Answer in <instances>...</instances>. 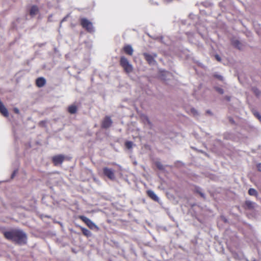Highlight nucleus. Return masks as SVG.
Masks as SVG:
<instances>
[{"instance_id": "16", "label": "nucleus", "mask_w": 261, "mask_h": 261, "mask_svg": "<svg viewBox=\"0 0 261 261\" xmlns=\"http://www.w3.org/2000/svg\"><path fill=\"white\" fill-rule=\"evenodd\" d=\"M245 205L248 208L251 209L254 208L255 203L251 201H246L245 202Z\"/></svg>"}, {"instance_id": "4", "label": "nucleus", "mask_w": 261, "mask_h": 261, "mask_svg": "<svg viewBox=\"0 0 261 261\" xmlns=\"http://www.w3.org/2000/svg\"><path fill=\"white\" fill-rule=\"evenodd\" d=\"M81 24L83 28L85 29L89 32L92 33L94 31L93 24L91 22L86 18H82L81 20Z\"/></svg>"}, {"instance_id": "5", "label": "nucleus", "mask_w": 261, "mask_h": 261, "mask_svg": "<svg viewBox=\"0 0 261 261\" xmlns=\"http://www.w3.org/2000/svg\"><path fill=\"white\" fill-rule=\"evenodd\" d=\"M141 119L146 128L152 129V124L146 116L142 115L141 117Z\"/></svg>"}, {"instance_id": "32", "label": "nucleus", "mask_w": 261, "mask_h": 261, "mask_svg": "<svg viewBox=\"0 0 261 261\" xmlns=\"http://www.w3.org/2000/svg\"><path fill=\"white\" fill-rule=\"evenodd\" d=\"M158 165V168L160 169H163V165L162 164H157Z\"/></svg>"}, {"instance_id": "21", "label": "nucleus", "mask_w": 261, "mask_h": 261, "mask_svg": "<svg viewBox=\"0 0 261 261\" xmlns=\"http://www.w3.org/2000/svg\"><path fill=\"white\" fill-rule=\"evenodd\" d=\"M195 191L197 193H199L202 198H205L204 193L202 192L201 189L199 188H196Z\"/></svg>"}, {"instance_id": "17", "label": "nucleus", "mask_w": 261, "mask_h": 261, "mask_svg": "<svg viewBox=\"0 0 261 261\" xmlns=\"http://www.w3.org/2000/svg\"><path fill=\"white\" fill-rule=\"evenodd\" d=\"M68 111L71 114H74L76 111V107L75 106H70L68 108Z\"/></svg>"}, {"instance_id": "22", "label": "nucleus", "mask_w": 261, "mask_h": 261, "mask_svg": "<svg viewBox=\"0 0 261 261\" xmlns=\"http://www.w3.org/2000/svg\"><path fill=\"white\" fill-rule=\"evenodd\" d=\"M195 191L197 193H199L202 198H205L204 193L202 192L201 189L199 188H196Z\"/></svg>"}, {"instance_id": "20", "label": "nucleus", "mask_w": 261, "mask_h": 261, "mask_svg": "<svg viewBox=\"0 0 261 261\" xmlns=\"http://www.w3.org/2000/svg\"><path fill=\"white\" fill-rule=\"evenodd\" d=\"M82 231L84 234H85L86 236H89L91 235V232L86 228H83L82 229Z\"/></svg>"}, {"instance_id": "1", "label": "nucleus", "mask_w": 261, "mask_h": 261, "mask_svg": "<svg viewBox=\"0 0 261 261\" xmlns=\"http://www.w3.org/2000/svg\"><path fill=\"white\" fill-rule=\"evenodd\" d=\"M4 235L7 239L19 244H23L27 242L26 234L20 229H15L5 231Z\"/></svg>"}, {"instance_id": "11", "label": "nucleus", "mask_w": 261, "mask_h": 261, "mask_svg": "<svg viewBox=\"0 0 261 261\" xmlns=\"http://www.w3.org/2000/svg\"><path fill=\"white\" fill-rule=\"evenodd\" d=\"M148 196L155 201L159 202V198L155 194V193L152 190H148L147 192Z\"/></svg>"}, {"instance_id": "10", "label": "nucleus", "mask_w": 261, "mask_h": 261, "mask_svg": "<svg viewBox=\"0 0 261 261\" xmlns=\"http://www.w3.org/2000/svg\"><path fill=\"white\" fill-rule=\"evenodd\" d=\"M0 112L5 117L9 115L8 111L3 102L0 100Z\"/></svg>"}, {"instance_id": "24", "label": "nucleus", "mask_w": 261, "mask_h": 261, "mask_svg": "<svg viewBox=\"0 0 261 261\" xmlns=\"http://www.w3.org/2000/svg\"><path fill=\"white\" fill-rule=\"evenodd\" d=\"M166 75L167 76H171V74L170 72H167V71H164L163 72V77H162L163 80H166V79L165 77H164V75Z\"/></svg>"}, {"instance_id": "30", "label": "nucleus", "mask_w": 261, "mask_h": 261, "mask_svg": "<svg viewBox=\"0 0 261 261\" xmlns=\"http://www.w3.org/2000/svg\"><path fill=\"white\" fill-rule=\"evenodd\" d=\"M256 168L258 171L261 172V164H257Z\"/></svg>"}, {"instance_id": "13", "label": "nucleus", "mask_w": 261, "mask_h": 261, "mask_svg": "<svg viewBox=\"0 0 261 261\" xmlns=\"http://www.w3.org/2000/svg\"><path fill=\"white\" fill-rule=\"evenodd\" d=\"M124 51L125 53L129 55H132L133 54V48L130 45H126L124 47Z\"/></svg>"}, {"instance_id": "23", "label": "nucleus", "mask_w": 261, "mask_h": 261, "mask_svg": "<svg viewBox=\"0 0 261 261\" xmlns=\"http://www.w3.org/2000/svg\"><path fill=\"white\" fill-rule=\"evenodd\" d=\"M191 112L195 116H197L199 115L198 111L194 108L191 109Z\"/></svg>"}, {"instance_id": "19", "label": "nucleus", "mask_w": 261, "mask_h": 261, "mask_svg": "<svg viewBox=\"0 0 261 261\" xmlns=\"http://www.w3.org/2000/svg\"><path fill=\"white\" fill-rule=\"evenodd\" d=\"M133 145V143L131 141H126L125 143V147L128 149L132 148Z\"/></svg>"}, {"instance_id": "8", "label": "nucleus", "mask_w": 261, "mask_h": 261, "mask_svg": "<svg viewBox=\"0 0 261 261\" xmlns=\"http://www.w3.org/2000/svg\"><path fill=\"white\" fill-rule=\"evenodd\" d=\"M145 59L150 65H154L155 64V61L154 59V57H156V55L154 54V57L147 53L143 54Z\"/></svg>"}, {"instance_id": "33", "label": "nucleus", "mask_w": 261, "mask_h": 261, "mask_svg": "<svg viewBox=\"0 0 261 261\" xmlns=\"http://www.w3.org/2000/svg\"><path fill=\"white\" fill-rule=\"evenodd\" d=\"M14 110L15 113H19V110L17 108H15Z\"/></svg>"}, {"instance_id": "7", "label": "nucleus", "mask_w": 261, "mask_h": 261, "mask_svg": "<svg viewBox=\"0 0 261 261\" xmlns=\"http://www.w3.org/2000/svg\"><path fill=\"white\" fill-rule=\"evenodd\" d=\"M80 218L90 228H93L94 227H96V225L89 218L87 217L84 216H81L80 217Z\"/></svg>"}, {"instance_id": "29", "label": "nucleus", "mask_w": 261, "mask_h": 261, "mask_svg": "<svg viewBox=\"0 0 261 261\" xmlns=\"http://www.w3.org/2000/svg\"><path fill=\"white\" fill-rule=\"evenodd\" d=\"M254 115L258 118L260 121H261V116H260L258 113H255Z\"/></svg>"}, {"instance_id": "26", "label": "nucleus", "mask_w": 261, "mask_h": 261, "mask_svg": "<svg viewBox=\"0 0 261 261\" xmlns=\"http://www.w3.org/2000/svg\"><path fill=\"white\" fill-rule=\"evenodd\" d=\"M253 92L255 94L256 96H258L260 95L259 91L256 88H253L252 89Z\"/></svg>"}, {"instance_id": "12", "label": "nucleus", "mask_w": 261, "mask_h": 261, "mask_svg": "<svg viewBox=\"0 0 261 261\" xmlns=\"http://www.w3.org/2000/svg\"><path fill=\"white\" fill-rule=\"evenodd\" d=\"M46 83L45 79L43 77H39L36 80V83L38 87H43Z\"/></svg>"}, {"instance_id": "2", "label": "nucleus", "mask_w": 261, "mask_h": 261, "mask_svg": "<svg viewBox=\"0 0 261 261\" xmlns=\"http://www.w3.org/2000/svg\"><path fill=\"white\" fill-rule=\"evenodd\" d=\"M120 64L127 73H129L133 71V66L125 57L123 56L121 57Z\"/></svg>"}, {"instance_id": "15", "label": "nucleus", "mask_w": 261, "mask_h": 261, "mask_svg": "<svg viewBox=\"0 0 261 261\" xmlns=\"http://www.w3.org/2000/svg\"><path fill=\"white\" fill-rule=\"evenodd\" d=\"M231 43L236 47H237V48H238L239 49L241 48V43H240V41L239 40H238L237 39H233L231 41Z\"/></svg>"}, {"instance_id": "14", "label": "nucleus", "mask_w": 261, "mask_h": 261, "mask_svg": "<svg viewBox=\"0 0 261 261\" xmlns=\"http://www.w3.org/2000/svg\"><path fill=\"white\" fill-rule=\"evenodd\" d=\"M38 8L36 6H33L30 11V14L32 16L36 15L38 12Z\"/></svg>"}, {"instance_id": "28", "label": "nucleus", "mask_w": 261, "mask_h": 261, "mask_svg": "<svg viewBox=\"0 0 261 261\" xmlns=\"http://www.w3.org/2000/svg\"><path fill=\"white\" fill-rule=\"evenodd\" d=\"M17 172H18V170H15L13 171V173H12V175H11V178H14V177L15 176V175L17 174Z\"/></svg>"}, {"instance_id": "34", "label": "nucleus", "mask_w": 261, "mask_h": 261, "mask_svg": "<svg viewBox=\"0 0 261 261\" xmlns=\"http://www.w3.org/2000/svg\"><path fill=\"white\" fill-rule=\"evenodd\" d=\"M218 77L219 79H220L221 80H222V77L221 76H220V75L218 76Z\"/></svg>"}, {"instance_id": "3", "label": "nucleus", "mask_w": 261, "mask_h": 261, "mask_svg": "<svg viewBox=\"0 0 261 261\" xmlns=\"http://www.w3.org/2000/svg\"><path fill=\"white\" fill-rule=\"evenodd\" d=\"M72 158L69 155L58 154L52 158V161L54 163H62V162H71Z\"/></svg>"}, {"instance_id": "35", "label": "nucleus", "mask_w": 261, "mask_h": 261, "mask_svg": "<svg viewBox=\"0 0 261 261\" xmlns=\"http://www.w3.org/2000/svg\"><path fill=\"white\" fill-rule=\"evenodd\" d=\"M206 113L210 114H211V112L210 111H207Z\"/></svg>"}, {"instance_id": "6", "label": "nucleus", "mask_w": 261, "mask_h": 261, "mask_svg": "<svg viewBox=\"0 0 261 261\" xmlns=\"http://www.w3.org/2000/svg\"><path fill=\"white\" fill-rule=\"evenodd\" d=\"M113 122L109 116H106L101 123V127L103 128H108L110 127Z\"/></svg>"}, {"instance_id": "31", "label": "nucleus", "mask_w": 261, "mask_h": 261, "mask_svg": "<svg viewBox=\"0 0 261 261\" xmlns=\"http://www.w3.org/2000/svg\"><path fill=\"white\" fill-rule=\"evenodd\" d=\"M215 58L217 61H221V58L218 55L215 56Z\"/></svg>"}, {"instance_id": "25", "label": "nucleus", "mask_w": 261, "mask_h": 261, "mask_svg": "<svg viewBox=\"0 0 261 261\" xmlns=\"http://www.w3.org/2000/svg\"><path fill=\"white\" fill-rule=\"evenodd\" d=\"M216 90L220 94H222L224 93L223 90L219 87H216L215 88Z\"/></svg>"}, {"instance_id": "9", "label": "nucleus", "mask_w": 261, "mask_h": 261, "mask_svg": "<svg viewBox=\"0 0 261 261\" xmlns=\"http://www.w3.org/2000/svg\"><path fill=\"white\" fill-rule=\"evenodd\" d=\"M104 174L111 179L115 178L114 172L110 169L105 168L103 169Z\"/></svg>"}, {"instance_id": "36", "label": "nucleus", "mask_w": 261, "mask_h": 261, "mask_svg": "<svg viewBox=\"0 0 261 261\" xmlns=\"http://www.w3.org/2000/svg\"><path fill=\"white\" fill-rule=\"evenodd\" d=\"M66 17L62 19V22H63V21H65V20H66Z\"/></svg>"}, {"instance_id": "27", "label": "nucleus", "mask_w": 261, "mask_h": 261, "mask_svg": "<svg viewBox=\"0 0 261 261\" xmlns=\"http://www.w3.org/2000/svg\"><path fill=\"white\" fill-rule=\"evenodd\" d=\"M192 149L195 150H197L198 152H201L202 153H203L205 156H207V154L206 153H205L204 151H202V150H198L197 149H196V148L195 147H192Z\"/></svg>"}, {"instance_id": "18", "label": "nucleus", "mask_w": 261, "mask_h": 261, "mask_svg": "<svg viewBox=\"0 0 261 261\" xmlns=\"http://www.w3.org/2000/svg\"><path fill=\"white\" fill-rule=\"evenodd\" d=\"M248 193L251 196H257V192L256 190L253 188H250L248 191Z\"/></svg>"}]
</instances>
